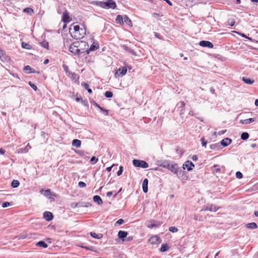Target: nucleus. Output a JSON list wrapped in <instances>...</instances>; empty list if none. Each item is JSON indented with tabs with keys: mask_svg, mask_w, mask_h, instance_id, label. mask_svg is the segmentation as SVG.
<instances>
[{
	"mask_svg": "<svg viewBox=\"0 0 258 258\" xmlns=\"http://www.w3.org/2000/svg\"><path fill=\"white\" fill-rule=\"evenodd\" d=\"M236 176L237 178L240 179L242 177L243 175L240 172L237 171L236 172Z\"/></svg>",
	"mask_w": 258,
	"mask_h": 258,
	"instance_id": "nucleus-44",
	"label": "nucleus"
},
{
	"mask_svg": "<svg viewBox=\"0 0 258 258\" xmlns=\"http://www.w3.org/2000/svg\"><path fill=\"white\" fill-rule=\"evenodd\" d=\"M124 223V220L122 219H120L115 222L114 225H121L123 224Z\"/></svg>",
	"mask_w": 258,
	"mask_h": 258,
	"instance_id": "nucleus-39",
	"label": "nucleus"
},
{
	"mask_svg": "<svg viewBox=\"0 0 258 258\" xmlns=\"http://www.w3.org/2000/svg\"><path fill=\"white\" fill-rule=\"evenodd\" d=\"M226 131H220L218 133V135H223L225 133Z\"/></svg>",
	"mask_w": 258,
	"mask_h": 258,
	"instance_id": "nucleus-57",
	"label": "nucleus"
},
{
	"mask_svg": "<svg viewBox=\"0 0 258 258\" xmlns=\"http://www.w3.org/2000/svg\"><path fill=\"white\" fill-rule=\"evenodd\" d=\"M92 205L89 202H85V207H88L91 206Z\"/></svg>",
	"mask_w": 258,
	"mask_h": 258,
	"instance_id": "nucleus-55",
	"label": "nucleus"
},
{
	"mask_svg": "<svg viewBox=\"0 0 258 258\" xmlns=\"http://www.w3.org/2000/svg\"><path fill=\"white\" fill-rule=\"evenodd\" d=\"M228 23L229 25L232 26L234 25L235 22H234V20H233V19H229L228 21Z\"/></svg>",
	"mask_w": 258,
	"mask_h": 258,
	"instance_id": "nucleus-46",
	"label": "nucleus"
},
{
	"mask_svg": "<svg viewBox=\"0 0 258 258\" xmlns=\"http://www.w3.org/2000/svg\"><path fill=\"white\" fill-rule=\"evenodd\" d=\"M43 191H44V195L45 196H48L50 194V191L49 189H47L46 190H44L43 189H41L40 191V192L41 193H42Z\"/></svg>",
	"mask_w": 258,
	"mask_h": 258,
	"instance_id": "nucleus-38",
	"label": "nucleus"
},
{
	"mask_svg": "<svg viewBox=\"0 0 258 258\" xmlns=\"http://www.w3.org/2000/svg\"><path fill=\"white\" fill-rule=\"evenodd\" d=\"M5 153V150L1 148L0 149V154H4Z\"/></svg>",
	"mask_w": 258,
	"mask_h": 258,
	"instance_id": "nucleus-61",
	"label": "nucleus"
},
{
	"mask_svg": "<svg viewBox=\"0 0 258 258\" xmlns=\"http://www.w3.org/2000/svg\"><path fill=\"white\" fill-rule=\"evenodd\" d=\"M82 85L84 87V88L87 90L89 93H91L92 92V91L91 89L89 88V86L88 84L84 83L82 84Z\"/></svg>",
	"mask_w": 258,
	"mask_h": 258,
	"instance_id": "nucleus-33",
	"label": "nucleus"
},
{
	"mask_svg": "<svg viewBox=\"0 0 258 258\" xmlns=\"http://www.w3.org/2000/svg\"><path fill=\"white\" fill-rule=\"evenodd\" d=\"M31 148V146L29 145V144H28L27 146L24 148H21L18 151V153H27L29 150Z\"/></svg>",
	"mask_w": 258,
	"mask_h": 258,
	"instance_id": "nucleus-17",
	"label": "nucleus"
},
{
	"mask_svg": "<svg viewBox=\"0 0 258 258\" xmlns=\"http://www.w3.org/2000/svg\"><path fill=\"white\" fill-rule=\"evenodd\" d=\"M171 164H170L168 162H164L163 163V164L161 166H162L164 168H167L168 169H169Z\"/></svg>",
	"mask_w": 258,
	"mask_h": 258,
	"instance_id": "nucleus-36",
	"label": "nucleus"
},
{
	"mask_svg": "<svg viewBox=\"0 0 258 258\" xmlns=\"http://www.w3.org/2000/svg\"><path fill=\"white\" fill-rule=\"evenodd\" d=\"M234 33H236L240 35H241L242 37H244V38H248L243 33H240L238 32H237V31H234Z\"/></svg>",
	"mask_w": 258,
	"mask_h": 258,
	"instance_id": "nucleus-53",
	"label": "nucleus"
},
{
	"mask_svg": "<svg viewBox=\"0 0 258 258\" xmlns=\"http://www.w3.org/2000/svg\"><path fill=\"white\" fill-rule=\"evenodd\" d=\"M169 248V246L167 244H163L161 246V247L160 248V251L161 252H165L167 251Z\"/></svg>",
	"mask_w": 258,
	"mask_h": 258,
	"instance_id": "nucleus-27",
	"label": "nucleus"
},
{
	"mask_svg": "<svg viewBox=\"0 0 258 258\" xmlns=\"http://www.w3.org/2000/svg\"><path fill=\"white\" fill-rule=\"evenodd\" d=\"M43 217L47 221L51 220L53 217L52 213L50 212H45L43 214Z\"/></svg>",
	"mask_w": 258,
	"mask_h": 258,
	"instance_id": "nucleus-15",
	"label": "nucleus"
},
{
	"mask_svg": "<svg viewBox=\"0 0 258 258\" xmlns=\"http://www.w3.org/2000/svg\"><path fill=\"white\" fill-rule=\"evenodd\" d=\"M40 45L45 48L48 49V43L46 41L41 42Z\"/></svg>",
	"mask_w": 258,
	"mask_h": 258,
	"instance_id": "nucleus-32",
	"label": "nucleus"
},
{
	"mask_svg": "<svg viewBox=\"0 0 258 258\" xmlns=\"http://www.w3.org/2000/svg\"><path fill=\"white\" fill-rule=\"evenodd\" d=\"M70 32L74 38L80 39L85 35L86 30L84 28H80L79 25L73 24L70 28Z\"/></svg>",
	"mask_w": 258,
	"mask_h": 258,
	"instance_id": "nucleus-1",
	"label": "nucleus"
},
{
	"mask_svg": "<svg viewBox=\"0 0 258 258\" xmlns=\"http://www.w3.org/2000/svg\"><path fill=\"white\" fill-rule=\"evenodd\" d=\"M5 57H6L2 50H0V59H1L2 61H4Z\"/></svg>",
	"mask_w": 258,
	"mask_h": 258,
	"instance_id": "nucleus-45",
	"label": "nucleus"
},
{
	"mask_svg": "<svg viewBox=\"0 0 258 258\" xmlns=\"http://www.w3.org/2000/svg\"><path fill=\"white\" fill-rule=\"evenodd\" d=\"M78 207H85V202H79L78 203Z\"/></svg>",
	"mask_w": 258,
	"mask_h": 258,
	"instance_id": "nucleus-54",
	"label": "nucleus"
},
{
	"mask_svg": "<svg viewBox=\"0 0 258 258\" xmlns=\"http://www.w3.org/2000/svg\"><path fill=\"white\" fill-rule=\"evenodd\" d=\"M199 44L202 47H208L210 48H213L214 46L212 43L211 42L205 40L201 41L199 43Z\"/></svg>",
	"mask_w": 258,
	"mask_h": 258,
	"instance_id": "nucleus-8",
	"label": "nucleus"
},
{
	"mask_svg": "<svg viewBox=\"0 0 258 258\" xmlns=\"http://www.w3.org/2000/svg\"><path fill=\"white\" fill-rule=\"evenodd\" d=\"M174 174H177L178 171H181V169L178 167V166L176 164H171L169 169Z\"/></svg>",
	"mask_w": 258,
	"mask_h": 258,
	"instance_id": "nucleus-9",
	"label": "nucleus"
},
{
	"mask_svg": "<svg viewBox=\"0 0 258 258\" xmlns=\"http://www.w3.org/2000/svg\"><path fill=\"white\" fill-rule=\"evenodd\" d=\"M36 245L40 247H43L44 248H46L48 246V245L43 241H39L36 243Z\"/></svg>",
	"mask_w": 258,
	"mask_h": 258,
	"instance_id": "nucleus-25",
	"label": "nucleus"
},
{
	"mask_svg": "<svg viewBox=\"0 0 258 258\" xmlns=\"http://www.w3.org/2000/svg\"><path fill=\"white\" fill-rule=\"evenodd\" d=\"M64 45H70L68 40L64 41Z\"/></svg>",
	"mask_w": 258,
	"mask_h": 258,
	"instance_id": "nucleus-63",
	"label": "nucleus"
},
{
	"mask_svg": "<svg viewBox=\"0 0 258 258\" xmlns=\"http://www.w3.org/2000/svg\"><path fill=\"white\" fill-rule=\"evenodd\" d=\"M127 69L126 68L123 67L122 68H119L118 69L115 73V75L119 77H122L125 75L126 73Z\"/></svg>",
	"mask_w": 258,
	"mask_h": 258,
	"instance_id": "nucleus-7",
	"label": "nucleus"
},
{
	"mask_svg": "<svg viewBox=\"0 0 258 258\" xmlns=\"http://www.w3.org/2000/svg\"><path fill=\"white\" fill-rule=\"evenodd\" d=\"M71 207L72 208H75L76 207H78V203L74 202V203H71Z\"/></svg>",
	"mask_w": 258,
	"mask_h": 258,
	"instance_id": "nucleus-51",
	"label": "nucleus"
},
{
	"mask_svg": "<svg viewBox=\"0 0 258 258\" xmlns=\"http://www.w3.org/2000/svg\"><path fill=\"white\" fill-rule=\"evenodd\" d=\"M96 5L104 9H112L116 8V3L113 0H109L105 2H96Z\"/></svg>",
	"mask_w": 258,
	"mask_h": 258,
	"instance_id": "nucleus-2",
	"label": "nucleus"
},
{
	"mask_svg": "<svg viewBox=\"0 0 258 258\" xmlns=\"http://www.w3.org/2000/svg\"><path fill=\"white\" fill-rule=\"evenodd\" d=\"M124 23L130 27L132 26V23L131 20L126 15H124L123 24Z\"/></svg>",
	"mask_w": 258,
	"mask_h": 258,
	"instance_id": "nucleus-20",
	"label": "nucleus"
},
{
	"mask_svg": "<svg viewBox=\"0 0 258 258\" xmlns=\"http://www.w3.org/2000/svg\"><path fill=\"white\" fill-rule=\"evenodd\" d=\"M149 241L152 244L160 243L162 242L161 239L157 235L153 236L149 239Z\"/></svg>",
	"mask_w": 258,
	"mask_h": 258,
	"instance_id": "nucleus-6",
	"label": "nucleus"
},
{
	"mask_svg": "<svg viewBox=\"0 0 258 258\" xmlns=\"http://www.w3.org/2000/svg\"><path fill=\"white\" fill-rule=\"evenodd\" d=\"M20 184V182L17 180H13L12 182L11 185L14 188L17 187Z\"/></svg>",
	"mask_w": 258,
	"mask_h": 258,
	"instance_id": "nucleus-26",
	"label": "nucleus"
},
{
	"mask_svg": "<svg viewBox=\"0 0 258 258\" xmlns=\"http://www.w3.org/2000/svg\"><path fill=\"white\" fill-rule=\"evenodd\" d=\"M22 47L23 48H25L27 49H31V46L29 44L26 43V42H23L22 43Z\"/></svg>",
	"mask_w": 258,
	"mask_h": 258,
	"instance_id": "nucleus-29",
	"label": "nucleus"
},
{
	"mask_svg": "<svg viewBox=\"0 0 258 258\" xmlns=\"http://www.w3.org/2000/svg\"><path fill=\"white\" fill-rule=\"evenodd\" d=\"M246 226H257L255 223L252 222L248 223L246 225Z\"/></svg>",
	"mask_w": 258,
	"mask_h": 258,
	"instance_id": "nucleus-56",
	"label": "nucleus"
},
{
	"mask_svg": "<svg viewBox=\"0 0 258 258\" xmlns=\"http://www.w3.org/2000/svg\"><path fill=\"white\" fill-rule=\"evenodd\" d=\"M133 163L135 167H142L143 168H146L149 167L148 163L143 160L134 159L133 161Z\"/></svg>",
	"mask_w": 258,
	"mask_h": 258,
	"instance_id": "nucleus-4",
	"label": "nucleus"
},
{
	"mask_svg": "<svg viewBox=\"0 0 258 258\" xmlns=\"http://www.w3.org/2000/svg\"><path fill=\"white\" fill-rule=\"evenodd\" d=\"M127 235V232L124 231H119L118 233V238L120 239L123 240V238H125Z\"/></svg>",
	"mask_w": 258,
	"mask_h": 258,
	"instance_id": "nucleus-19",
	"label": "nucleus"
},
{
	"mask_svg": "<svg viewBox=\"0 0 258 258\" xmlns=\"http://www.w3.org/2000/svg\"><path fill=\"white\" fill-rule=\"evenodd\" d=\"M90 235L96 239H100L102 237V234H96V233L92 232H90Z\"/></svg>",
	"mask_w": 258,
	"mask_h": 258,
	"instance_id": "nucleus-24",
	"label": "nucleus"
},
{
	"mask_svg": "<svg viewBox=\"0 0 258 258\" xmlns=\"http://www.w3.org/2000/svg\"><path fill=\"white\" fill-rule=\"evenodd\" d=\"M242 81L245 83H246L247 84H249V85L252 84L254 82V81L253 80H251L250 78L244 77H243L242 78Z\"/></svg>",
	"mask_w": 258,
	"mask_h": 258,
	"instance_id": "nucleus-23",
	"label": "nucleus"
},
{
	"mask_svg": "<svg viewBox=\"0 0 258 258\" xmlns=\"http://www.w3.org/2000/svg\"><path fill=\"white\" fill-rule=\"evenodd\" d=\"M29 84L35 91L37 90V88L36 85L32 83L31 82H29Z\"/></svg>",
	"mask_w": 258,
	"mask_h": 258,
	"instance_id": "nucleus-50",
	"label": "nucleus"
},
{
	"mask_svg": "<svg viewBox=\"0 0 258 258\" xmlns=\"http://www.w3.org/2000/svg\"><path fill=\"white\" fill-rule=\"evenodd\" d=\"M93 201L94 202L97 203L98 205H101L103 203L101 198L97 195L94 196Z\"/></svg>",
	"mask_w": 258,
	"mask_h": 258,
	"instance_id": "nucleus-21",
	"label": "nucleus"
},
{
	"mask_svg": "<svg viewBox=\"0 0 258 258\" xmlns=\"http://www.w3.org/2000/svg\"><path fill=\"white\" fill-rule=\"evenodd\" d=\"M216 146L217 145L216 144H212L210 146V148L214 149L216 147Z\"/></svg>",
	"mask_w": 258,
	"mask_h": 258,
	"instance_id": "nucleus-60",
	"label": "nucleus"
},
{
	"mask_svg": "<svg viewBox=\"0 0 258 258\" xmlns=\"http://www.w3.org/2000/svg\"><path fill=\"white\" fill-rule=\"evenodd\" d=\"M24 70L27 73L28 72H31L32 69L29 66H26L24 67Z\"/></svg>",
	"mask_w": 258,
	"mask_h": 258,
	"instance_id": "nucleus-42",
	"label": "nucleus"
},
{
	"mask_svg": "<svg viewBox=\"0 0 258 258\" xmlns=\"http://www.w3.org/2000/svg\"><path fill=\"white\" fill-rule=\"evenodd\" d=\"M123 171V167L120 166L119 170L117 172V174L118 176L120 175Z\"/></svg>",
	"mask_w": 258,
	"mask_h": 258,
	"instance_id": "nucleus-48",
	"label": "nucleus"
},
{
	"mask_svg": "<svg viewBox=\"0 0 258 258\" xmlns=\"http://www.w3.org/2000/svg\"><path fill=\"white\" fill-rule=\"evenodd\" d=\"M70 51L74 54L79 55L80 54V50L78 49L77 44H75V42L72 43L69 46Z\"/></svg>",
	"mask_w": 258,
	"mask_h": 258,
	"instance_id": "nucleus-5",
	"label": "nucleus"
},
{
	"mask_svg": "<svg viewBox=\"0 0 258 258\" xmlns=\"http://www.w3.org/2000/svg\"><path fill=\"white\" fill-rule=\"evenodd\" d=\"M249 137V134L246 132L242 133L241 135V139L243 140H246Z\"/></svg>",
	"mask_w": 258,
	"mask_h": 258,
	"instance_id": "nucleus-28",
	"label": "nucleus"
},
{
	"mask_svg": "<svg viewBox=\"0 0 258 258\" xmlns=\"http://www.w3.org/2000/svg\"><path fill=\"white\" fill-rule=\"evenodd\" d=\"M195 167V165L192 163V162L189 161H187L183 165V169L187 168L188 171H190L192 169V168Z\"/></svg>",
	"mask_w": 258,
	"mask_h": 258,
	"instance_id": "nucleus-10",
	"label": "nucleus"
},
{
	"mask_svg": "<svg viewBox=\"0 0 258 258\" xmlns=\"http://www.w3.org/2000/svg\"><path fill=\"white\" fill-rule=\"evenodd\" d=\"M81 141L78 139H74L72 142V145L73 146L76 147L77 148H79L81 147Z\"/></svg>",
	"mask_w": 258,
	"mask_h": 258,
	"instance_id": "nucleus-22",
	"label": "nucleus"
},
{
	"mask_svg": "<svg viewBox=\"0 0 258 258\" xmlns=\"http://www.w3.org/2000/svg\"><path fill=\"white\" fill-rule=\"evenodd\" d=\"M123 19H124V16H122L121 15H117L115 21L117 24H119L120 25H123Z\"/></svg>",
	"mask_w": 258,
	"mask_h": 258,
	"instance_id": "nucleus-18",
	"label": "nucleus"
},
{
	"mask_svg": "<svg viewBox=\"0 0 258 258\" xmlns=\"http://www.w3.org/2000/svg\"><path fill=\"white\" fill-rule=\"evenodd\" d=\"M192 159L194 161H197L198 160V157L197 155H194L192 157Z\"/></svg>",
	"mask_w": 258,
	"mask_h": 258,
	"instance_id": "nucleus-58",
	"label": "nucleus"
},
{
	"mask_svg": "<svg viewBox=\"0 0 258 258\" xmlns=\"http://www.w3.org/2000/svg\"><path fill=\"white\" fill-rule=\"evenodd\" d=\"M105 96L107 98H111L113 96V93L111 91H106L105 93Z\"/></svg>",
	"mask_w": 258,
	"mask_h": 258,
	"instance_id": "nucleus-34",
	"label": "nucleus"
},
{
	"mask_svg": "<svg viewBox=\"0 0 258 258\" xmlns=\"http://www.w3.org/2000/svg\"><path fill=\"white\" fill-rule=\"evenodd\" d=\"M78 185L80 187H81V188L85 187L86 186V183L83 181L79 182Z\"/></svg>",
	"mask_w": 258,
	"mask_h": 258,
	"instance_id": "nucleus-43",
	"label": "nucleus"
},
{
	"mask_svg": "<svg viewBox=\"0 0 258 258\" xmlns=\"http://www.w3.org/2000/svg\"><path fill=\"white\" fill-rule=\"evenodd\" d=\"M218 209L215 205H208L205 209H202L201 211H209L211 212H216Z\"/></svg>",
	"mask_w": 258,
	"mask_h": 258,
	"instance_id": "nucleus-13",
	"label": "nucleus"
},
{
	"mask_svg": "<svg viewBox=\"0 0 258 258\" xmlns=\"http://www.w3.org/2000/svg\"><path fill=\"white\" fill-rule=\"evenodd\" d=\"M112 167H113V165L110 166V167H107L106 168L107 171H108V172H110L111 170Z\"/></svg>",
	"mask_w": 258,
	"mask_h": 258,
	"instance_id": "nucleus-62",
	"label": "nucleus"
},
{
	"mask_svg": "<svg viewBox=\"0 0 258 258\" xmlns=\"http://www.w3.org/2000/svg\"><path fill=\"white\" fill-rule=\"evenodd\" d=\"M179 105H180V107L182 108V109L180 111V114H182L183 113L182 110L184 109L185 104L183 101H181L179 102Z\"/></svg>",
	"mask_w": 258,
	"mask_h": 258,
	"instance_id": "nucleus-37",
	"label": "nucleus"
},
{
	"mask_svg": "<svg viewBox=\"0 0 258 258\" xmlns=\"http://www.w3.org/2000/svg\"><path fill=\"white\" fill-rule=\"evenodd\" d=\"M201 141L202 142V146L203 147H206V144H207V142L206 141H205L204 138H201Z\"/></svg>",
	"mask_w": 258,
	"mask_h": 258,
	"instance_id": "nucleus-52",
	"label": "nucleus"
},
{
	"mask_svg": "<svg viewBox=\"0 0 258 258\" xmlns=\"http://www.w3.org/2000/svg\"><path fill=\"white\" fill-rule=\"evenodd\" d=\"M169 230L172 232H176L178 229L176 227H169Z\"/></svg>",
	"mask_w": 258,
	"mask_h": 258,
	"instance_id": "nucleus-41",
	"label": "nucleus"
},
{
	"mask_svg": "<svg viewBox=\"0 0 258 258\" xmlns=\"http://www.w3.org/2000/svg\"><path fill=\"white\" fill-rule=\"evenodd\" d=\"M245 120V124H249L254 121V119L252 118H248V119H246Z\"/></svg>",
	"mask_w": 258,
	"mask_h": 258,
	"instance_id": "nucleus-40",
	"label": "nucleus"
},
{
	"mask_svg": "<svg viewBox=\"0 0 258 258\" xmlns=\"http://www.w3.org/2000/svg\"><path fill=\"white\" fill-rule=\"evenodd\" d=\"M96 106H97L101 111H103V112H105L106 113V115L108 114V110H106V109H103V108H102L101 107H100L99 105H98V104H96Z\"/></svg>",
	"mask_w": 258,
	"mask_h": 258,
	"instance_id": "nucleus-49",
	"label": "nucleus"
},
{
	"mask_svg": "<svg viewBox=\"0 0 258 258\" xmlns=\"http://www.w3.org/2000/svg\"><path fill=\"white\" fill-rule=\"evenodd\" d=\"M112 191H108L107 192V197H110L112 195Z\"/></svg>",
	"mask_w": 258,
	"mask_h": 258,
	"instance_id": "nucleus-59",
	"label": "nucleus"
},
{
	"mask_svg": "<svg viewBox=\"0 0 258 258\" xmlns=\"http://www.w3.org/2000/svg\"><path fill=\"white\" fill-rule=\"evenodd\" d=\"M75 44H77L78 49L80 50V54L84 53L89 47L88 44L84 41L75 42Z\"/></svg>",
	"mask_w": 258,
	"mask_h": 258,
	"instance_id": "nucleus-3",
	"label": "nucleus"
},
{
	"mask_svg": "<svg viewBox=\"0 0 258 258\" xmlns=\"http://www.w3.org/2000/svg\"><path fill=\"white\" fill-rule=\"evenodd\" d=\"M254 104L256 106H258V99H256L255 100V102H254Z\"/></svg>",
	"mask_w": 258,
	"mask_h": 258,
	"instance_id": "nucleus-64",
	"label": "nucleus"
},
{
	"mask_svg": "<svg viewBox=\"0 0 258 258\" xmlns=\"http://www.w3.org/2000/svg\"><path fill=\"white\" fill-rule=\"evenodd\" d=\"M148 180L147 178L144 179L143 183H142V188L143 190L145 193L148 192Z\"/></svg>",
	"mask_w": 258,
	"mask_h": 258,
	"instance_id": "nucleus-16",
	"label": "nucleus"
},
{
	"mask_svg": "<svg viewBox=\"0 0 258 258\" xmlns=\"http://www.w3.org/2000/svg\"><path fill=\"white\" fill-rule=\"evenodd\" d=\"M120 46L123 49H124V50L127 51L130 53H132L133 51L131 48H128L127 46H126L125 45H121Z\"/></svg>",
	"mask_w": 258,
	"mask_h": 258,
	"instance_id": "nucleus-31",
	"label": "nucleus"
},
{
	"mask_svg": "<svg viewBox=\"0 0 258 258\" xmlns=\"http://www.w3.org/2000/svg\"><path fill=\"white\" fill-rule=\"evenodd\" d=\"M71 18H70L69 13L67 11H65L63 13V15L62 17V21L64 23H69L71 21Z\"/></svg>",
	"mask_w": 258,
	"mask_h": 258,
	"instance_id": "nucleus-12",
	"label": "nucleus"
},
{
	"mask_svg": "<svg viewBox=\"0 0 258 258\" xmlns=\"http://www.w3.org/2000/svg\"><path fill=\"white\" fill-rule=\"evenodd\" d=\"M99 48V44L98 42H94L91 45L90 47L86 50L87 54H89L90 51H93L97 50Z\"/></svg>",
	"mask_w": 258,
	"mask_h": 258,
	"instance_id": "nucleus-11",
	"label": "nucleus"
},
{
	"mask_svg": "<svg viewBox=\"0 0 258 258\" xmlns=\"http://www.w3.org/2000/svg\"><path fill=\"white\" fill-rule=\"evenodd\" d=\"M98 158H96L95 156H93L90 160V162L91 164H94L98 161Z\"/></svg>",
	"mask_w": 258,
	"mask_h": 258,
	"instance_id": "nucleus-35",
	"label": "nucleus"
},
{
	"mask_svg": "<svg viewBox=\"0 0 258 258\" xmlns=\"http://www.w3.org/2000/svg\"><path fill=\"white\" fill-rule=\"evenodd\" d=\"M23 11L24 12L26 13L29 15H32L34 12L33 10L30 8H27L24 9Z\"/></svg>",
	"mask_w": 258,
	"mask_h": 258,
	"instance_id": "nucleus-30",
	"label": "nucleus"
},
{
	"mask_svg": "<svg viewBox=\"0 0 258 258\" xmlns=\"http://www.w3.org/2000/svg\"><path fill=\"white\" fill-rule=\"evenodd\" d=\"M232 142V140L231 139L226 138L224 139L221 141V145L224 147L227 146L229 145Z\"/></svg>",
	"mask_w": 258,
	"mask_h": 258,
	"instance_id": "nucleus-14",
	"label": "nucleus"
},
{
	"mask_svg": "<svg viewBox=\"0 0 258 258\" xmlns=\"http://www.w3.org/2000/svg\"><path fill=\"white\" fill-rule=\"evenodd\" d=\"M10 203L8 202H4L2 204V207L3 208H6L9 207L10 205Z\"/></svg>",
	"mask_w": 258,
	"mask_h": 258,
	"instance_id": "nucleus-47",
	"label": "nucleus"
}]
</instances>
